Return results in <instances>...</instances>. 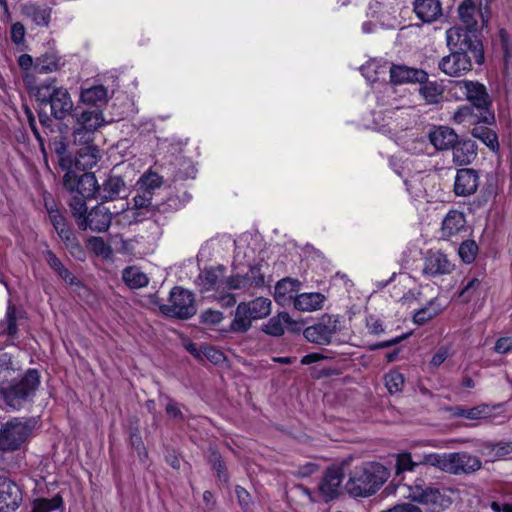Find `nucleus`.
<instances>
[{
    "label": "nucleus",
    "mask_w": 512,
    "mask_h": 512,
    "mask_svg": "<svg viewBox=\"0 0 512 512\" xmlns=\"http://www.w3.org/2000/svg\"><path fill=\"white\" fill-rule=\"evenodd\" d=\"M112 221V213L102 203L93 207L82 221H79V229H90L95 232H105L109 229Z\"/></svg>",
    "instance_id": "19"
},
{
    "label": "nucleus",
    "mask_w": 512,
    "mask_h": 512,
    "mask_svg": "<svg viewBox=\"0 0 512 512\" xmlns=\"http://www.w3.org/2000/svg\"><path fill=\"white\" fill-rule=\"evenodd\" d=\"M453 163L457 166H467L472 164L478 156V145L470 139L459 137L452 147Z\"/></svg>",
    "instance_id": "23"
},
{
    "label": "nucleus",
    "mask_w": 512,
    "mask_h": 512,
    "mask_svg": "<svg viewBox=\"0 0 512 512\" xmlns=\"http://www.w3.org/2000/svg\"><path fill=\"white\" fill-rule=\"evenodd\" d=\"M138 184V190L149 191L153 194V191L162 185V177L155 172H149L140 178Z\"/></svg>",
    "instance_id": "52"
},
{
    "label": "nucleus",
    "mask_w": 512,
    "mask_h": 512,
    "mask_svg": "<svg viewBox=\"0 0 512 512\" xmlns=\"http://www.w3.org/2000/svg\"><path fill=\"white\" fill-rule=\"evenodd\" d=\"M414 12L423 22L431 23L442 15L441 3L439 0H415Z\"/></svg>",
    "instance_id": "28"
},
{
    "label": "nucleus",
    "mask_w": 512,
    "mask_h": 512,
    "mask_svg": "<svg viewBox=\"0 0 512 512\" xmlns=\"http://www.w3.org/2000/svg\"><path fill=\"white\" fill-rule=\"evenodd\" d=\"M482 466L481 460L467 452H452L448 455L447 473L454 475L471 474Z\"/></svg>",
    "instance_id": "18"
},
{
    "label": "nucleus",
    "mask_w": 512,
    "mask_h": 512,
    "mask_svg": "<svg viewBox=\"0 0 512 512\" xmlns=\"http://www.w3.org/2000/svg\"><path fill=\"white\" fill-rule=\"evenodd\" d=\"M479 252L477 243L472 239L464 240L458 248V255L465 264L475 261Z\"/></svg>",
    "instance_id": "47"
},
{
    "label": "nucleus",
    "mask_w": 512,
    "mask_h": 512,
    "mask_svg": "<svg viewBox=\"0 0 512 512\" xmlns=\"http://www.w3.org/2000/svg\"><path fill=\"white\" fill-rule=\"evenodd\" d=\"M62 241L73 258L81 262H84L86 260L87 252L84 249V247L80 244L78 239L74 236V234H71L70 236L67 237V239H64Z\"/></svg>",
    "instance_id": "49"
},
{
    "label": "nucleus",
    "mask_w": 512,
    "mask_h": 512,
    "mask_svg": "<svg viewBox=\"0 0 512 512\" xmlns=\"http://www.w3.org/2000/svg\"><path fill=\"white\" fill-rule=\"evenodd\" d=\"M22 12L39 26H47L50 22V9L46 7L28 3L23 6Z\"/></svg>",
    "instance_id": "40"
},
{
    "label": "nucleus",
    "mask_w": 512,
    "mask_h": 512,
    "mask_svg": "<svg viewBox=\"0 0 512 512\" xmlns=\"http://www.w3.org/2000/svg\"><path fill=\"white\" fill-rule=\"evenodd\" d=\"M408 498L412 502L429 506L433 511L447 507L451 502L441 491L429 485L423 478L417 477L407 485Z\"/></svg>",
    "instance_id": "8"
},
{
    "label": "nucleus",
    "mask_w": 512,
    "mask_h": 512,
    "mask_svg": "<svg viewBox=\"0 0 512 512\" xmlns=\"http://www.w3.org/2000/svg\"><path fill=\"white\" fill-rule=\"evenodd\" d=\"M479 179V173L475 169H458L454 182V193L461 197L475 194L479 186Z\"/></svg>",
    "instance_id": "22"
},
{
    "label": "nucleus",
    "mask_w": 512,
    "mask_h": 512,
    "mask_svg": "<svg viewBox=\"0 0 512 512\" xmlns=\"http://www.w3.org/2000/svg\"><path fill=\"white\" fill-rule=\"evenodd\" d=\"M389 477L390 471L383 464L376 461L363 462L349 473L344 489L353 498L370 497Z\"/></svg>",
    "instance_id": "2"
},
{
    "label": "nucleus",
    "mask_w": 512,
    "mask_h": 512,
    "mask_svg": "<svg viewBox=\"0 0 512 512\" xmlns=\"http://www.w3.org/2000/svg\"><path fill=\"white\" fill-rule=\"evenodd\" d=\"M208 462L212 468L216 471L217 477L220 481L228 483L229 473L227 466L224 462L222 455L215 448H209Z\"/></svg>",
    "instance_id": "42"
},
{
    "label": "nucleus",
    "mask_w": 512,
    "mask_h": 512,
    "mask_svg": "<svg viewBox=\"0 0 512 512\" xmlns=\"http://www.w3.org/2000/svg\"><path fill=\"white\" fill-rule=\"evenodd\" d=\"M448 455H449V453H444V454H437V453L425 454L423 456V459L421 460V467L423 469L426 465H431V466H434L436 468H439L442 471L447 472Z\"/></svg>",
    "instance_id": "50"
},
{
    "label": "nucleus",
    "mask_w": 512,
    "mask_h": 512,
    "mask_svg": "<svg viewBox=\"0 0 512 512\" xmlns=\"http://www.w3.org/2000/svg\"><path fill=\"white\" fill-rule=\"evenodd\" d=\"M266 286L261 263L250 266L245 274H233L225 279V288L229 290L260 289Z\"/></svg>",
    "instance_id": "14"
},
{
    "label": "nucleus",
    "mask_w": 512,
    "mask_h": 512,
    "mask_svg": "<svg viewBox=\"0 0 512 512\" xmlns=\"http://www.w3.org/2000/svg\"><path fill=\"white\" fill-rule=\"evenodd\" d=\"M123 429L128 436L140 434V419L138 416H129L123 425Z\"/></svg>",
    "instance_id": "63"
},
{
    "label": "nucleus",
    "mask_w": 512,
    "mask_h": 512,
    "mask_svg": "<svg viewBox=\"0 0 512 512\" xmlns=\"http://www.w3.org/2000/svg\"><path fill=\"white\" fill-rule=\"evenodd\" d=\"M49 219L61 240L67 239L73 234L72 229L67 225L66 219L58 209H48Z\"/></svg>",
    "instance_id": "44"
},
{
    "label": "nucleus",
    "mask_w": 512,
    "mask_h": 512,
    "mask_svg": "<svg viewBox=\"0 0 512 512\" xmlns=\"http://www.w3.org/2000/svg\"><path fill=\"white\" fill-rule=\"evenodd\" d=\"M63 504L61 495L58 493L52 498H36L32 501L30 512H52L59 509Z\"/></svg>",
    "instance_id": "41"
},
{
    "label": "nucleus",
    "mask_w": 512,
    "mask_h": 512,
    "mask_svg": "<svg viewBox=\"0 0 512 512\" xmlns=\"http://www.w3.org/2000/svg\"><path fill=\"white\" fill-rule=\"evenodd\" d=\"M39 384V372L36 369H29L20 381L2 388L1 394L7 405L16 408L35 394Z\"/></svg>",
    "instance_id": "7"
},
{
    "label": "nucleus",
    "mask_w": 512,
    "mask_h": 512,
    "mask_svg": "<svg viewBox=\"0 0 512 512\" xmlns=\"http://www.w3.org/2000/svg\"><path fill=\"white\" fill-rule=\"evenodd\" d=\"M466 100L476 108L477 116L483 124H495V113L492 109V99L484 84L478 81L463 80Z\"/></svg>",
    "instance_id": "6"
},
{
    "label": "nucleus",
    "mask_w": 512,
    "mask_h": 512,
    "mask_svg": "<svg viewBox=\"0 0 512 512\" xmlns=\"http://www.w3.org/2000/svg\"><path fill=\"white\" fill-rule=\"evenodd\" d=\"M142 194H137L134 198L135 219L141 221L149 216H154L156 212L165 213L170 209L177 210L181 207V202L177 196L169 197L165 202L160 204L152 203V193L140 190Z\"/></svg>",
    "instance_id": "12"
},
{
    "label": "nucleus",
    "mask_w": 512,
    "mask_h": 512,
    "mask_svg": "<svg viewBox=\"0 0 512 512\" xmlns=\"http://www.w3.org/2000/svg\"><path fill=\"white\" fill-rule=\"evenodd\" d=\"M127 195L128 187L119 175L109 174L102 184H99L98 200L101 203L125 198Z\"/></svg>",
    "instance_id": "20"
},
{
    "label": "nucleus",
    "mask_w": 512,
    "mask_h": 512,
    "mask_svg": "<svg viewBox=\"0 0 512 512\" xmlns=\"http://www.w3.org/2000/svg\"><path fill=\"white\" fill-rule=\"evenodd\" d=\"M454 122L462 124L468 122L469 124H483L477 116L476 108L469 104L460 106L453 115Z\"/></svg>",
    "instance_id": "45"
},
{
    "label": "nucleus",
    "mask_w": 512,
    "mask_h": 512,
    "mask_svg": "<svg viewBox=\"0 0 512 512\" xmlns=\"http://www.w3.org/2000/svg\"><path fill=\"white\" fill-rule=\"evenodd\" d=\"M476 5L473 0H463L458 7V14L463 23L470 25L474 20Z\"/></svg>",
    "instance_id": "53"
},
{
    "label": "nucleus",
    "mask_w": 512,
    "mask_h": 512,
    "mask_svg": "<svg viewBox=\"0 0 512 512\" xmlns=\"http://www.w3.org/2000/svg\"><path fill=\"white\" fill-rule=\"evenodd\" d=\"M411 334H412V332H407V333H403L402 335L397 336V337H395L393 339L375 343V344L369 346V350L370 351H375V350H378V349H384V348H388V347L397 345L400 342H402L403 340H406L407 338H409L411 336Z\"/></svg>",
    "instance_id": "61"
},
{
    "label": "nucleus",
    "mask_w": 512,
    "mask_h": 512,
    "mask_svg": "<svg viewBox=\"0 0 512 512\" xmlns=\"http://www.w3.org/2000/svg\"><path fill=\"white\" fill-rule=\"evenodd\" d=\"M450 54L441 58L438 68L450 77H461L472 70V59L477 65L485 62L482 40L475 31L454 26L446 31Z\"/></svg>",
    "instance_id": "1"
},
{
    "label": "nucleus",
    "mask_w": 512,
    "mask_h": 512,
    "mask_svg": "<svg viewBox=\"0 0 512 512\" xmlns=\"http://www.w3.org/2000/svg\"><path fill=\"white\" fill-rule=\"evenodd\" d=\"M419 91L428 103H437L441 95V91L435 83L426 82L422 84Z\"/></svg>",
    "instance_id": "56"
},
{
    "label": "nucleus",
    "mask_w": 512,
    "mask_h": 512,
    "mask_svg": "<svg viewBox=\"0 0 512 512\" xmlns=\"http://www.w3.org/2000/svg\"><path fill=\"white\" fill-rule=\"evenodd\" d=\"M454 264L442 251H428L424 259L423 274L429 277H436L450 274Z\"/></svg>",
    "instance_id": "21"
},
{
    "label": "nucleus",
    "mask_w": 512,
    "mask_h": 512,
    "mask_svg": "<svg viewBox=\"0 0 512 512\" xmlns=\"http://www.w3.org/2000/svg\"><path fill=\"white\" fill-rule=\"evenodd\" d=\"M466 218L464 213L458 210H450L441 224V238L450 240L453 236L465 230Z\"/></svg>",
    "instance_id": "27"
},
{
    "label": "nucleus",
    "mask_w": 512,
    "mask_h": 512,
    "mask_svg": "<svg viewBox=\"0 0 512 512\" xmlns=\"http://www.w3.org/2000/svg\"><path fill=\"white\" fill-rule=\"evenodd\" d=\"M299 281L292 278H283L275 285L274 299L276 302H285L287 299H295Z\"/></svg>",
    "instance_id": "34"
},
{
    "label": "nucleus",
    "mask_w": 512,
    "mask_h": 512,
    "mask_svg": "<svg viewBox=\"0 0 512 512\" xmlns=\"http://www.w3.org/2000/svg\"><path fill=\"white\" fill-rule=\"evenodd\" d=\"M344 469L339 465L328 467L318 485V497L329 503L340 497L342 494V482L344 478Z\"/></svg>",
    "instance_id": "13"
},
{
    "label": "nucleus",
    "mask_w": 512,
    "mask_h": 512,
    "mask_svg": "<svg viewBox=\"0 0 512 512\" xmlns=\"http://www.w3.org/2000/svg\"><path fill=\"white\" fill-rule=\"evenodd\" d=\"M88 245L93 253L97 256L109 257L111 254V247L106 244L102 237L92 236L88 239Z\"/></svg>",
    "instance_id": "54"
},
{
    "label": "nucleus",
    "mask_w": 512,
    "mask_h": 512,
    "mask_svg": "<svg viewBox=\"0 0 512 512\" xmlns=\"http://www.w3.org/2000/svg\"><path fill=\"white\" fill-rule=\"evenodd\" d=\"M122 279L131 289L145 287L149 283L147 275L136 266H129L123 269Z\"/></svg>",
    "instance_id": "36"
},
{
    "label": "nucleus",
    "mask_w": 512,
    "mask_h": 512,
    "mask_svg": "<svg viewBox=\"0 0 512 512\" xmlns=\"http://www.w3.org/2000/svg\"><path fill=\"white\" fill-rule=\"evenodd\" d=\"M245 307V302H241L237 305L234 319L230 324V331L245 333L251 328L253 319L250 318V314L246 311Z\"/></svg>",
    "instance_id": "35"
},
{
    "label": "nucleus",
    "mask_w": 512,
    "mask_h": 512,
    "mask_svg": "<svg viewBox=\"0 0 512 512\" xmlns=\"http://www.w3.org/2000/svg\"><path fill=\"white\" fill-rule=\"evenodd\" d=\"M458 134L448 126H434L428 133V139L437 151L452 149Z\"/></svg>",
    "instance_id": "25"
},
{
    "label": "nucleus",
    "mask_w": 512,
    "mask_h": 512,
    "mask_svg": "<svg viewBox=\"0 0 512 512\" xmlns=\"http://www.w3.org/2000/svg\"><path fill=\"white\" fill-rule=\"evenodd\" d=\"M235 493L240 507L244 512H247L252 504V497L250 493L239 485L235 487Z\"/></svg>",
    "instance_id": "60"
},
{
    "label": "nucleus",
    "mask_w": 512,
    "mask_h": 512,
    "mask_svg": "<svg viewBox=\"0 0 512 512\" xmlns=\"http://www.w3.org/2000/svg\"><path fill=\"white\" fill-rule=\"evenodd\" d=\"M480 284L481 281L476 277L469 279L459 292V297L462 299V301L465 303L470 302L472 297L477 292Z\"/></svg>",
    "instance_id": "55"
},
{
    "label": "nucleus",
    "mask_w": 512,
    "mask_h": 512,
    "mask_svg": "<svg viewBox=\"0 0 512 512\" xmlns=\"http://www.w3.org/2000/svg\"><path fill=\"white\" fill-rule=\"evenodd\" d=\"M26 29L21 22H15L11 25V40L14 44L20 45L25 40Z\"/></svg>",
    "instance_id": "62"
},
{
    "label": "nucleus",
    "mask_w": 512,
    "mask_h": 512,
    "mask_svg": "<svg viewBox=\"0 0 512 512\" xmlns=\"http://www.w3.org/2000/svg\"><path fill=\"white\" fill-rule=\"evenodd\" d=\"M130 446L137 452L140 461L144 462L148 458V451L142 440L141 433L128 436Z\"/></svg>",
    "instance_id": "57"
},
{
    "label": "nucleus",
    "mask_w": 512,
    "mask_h": 512,
    "mask_svg": "<svg viewBox=\"0 0 512 512\" xmlns=\"http://www.w3.org/2000/svg\"><path fill=\"white\" fill-rule=\"evenodd\" d=\"M324 296L321 293H304L294 299V307L299 311H312L321 308Z\"/></svg>",
    "instance_id": "37"
},
{
    "label": "nucleus",
    "mask_w": 512,
    "mask_h": 512,
    "mask_svg": "<svg viewBox=\"0 0 512 512\" xmlns=\"http://www.w3.org/2000/svg\"><path fill=\"white\" fill-rule=\"evenodd\" d=\"M290 321V315L287 312H280L263 324L261 330L272 337H280L284 334V324Z\"/></svg>",
    "instance_id": "39"
},
{
    "label": "nucleus",
    "mask_w": 512,
    "mask_h": 512,
    "mask_svg": "<svg viewBox=\"0 0 512 512\" xmlns=\"http://www.w3.org/2000/svg\"><path fill=\"white\" fill-rule=\"evenodd\" d=\"M204 358L208 359L214 364H219L224 361L225 356L220 350L210 345H203L202 360Z\"/></svg>",
    "instance_id": "59"
},
{
    "label": "nucleus",
    "mask_w": 512,
    "mask_h": 512,
    "mask_svg": "<svg viewBox=\"0 0 512 512\" xmlns=\"http://www.w3.org/2000/svg\"><path fill=\"white\" fill-rule=\"evenodd\" d=\"M24 312L9 304L5 318L0 322V336H7V342L13 344L18 338V320L22 319Z\"/></svg>",
    "instance_id": "26"
},
{
    "label": "nucleus",
    "mask_w": 512,
    "mask_h": 512,
    "mask_svg": "<svg viewBox=\"0 0 512 512\" xmlns=\"http://www.w3.org/2000/svg\"><path fill=\"white\" fill-rule=\"evenodd\" d=\"M21 503L20 487L5 475L0 474V512L15 511Z\"/></svg>",
    "instance_id": "16"
},
{
    "label": "nucleus",
    "mask_w": 512,
    "mask_h": 512,
    "mask_svg": "<svg viewBox=\"0 0 512 512\" xmlns=\"http://www.w3.org/2000/svg\"><path fill=\"white\" fill-rule=\"evenodd\" d=\"M71 118L76 124L73 130L75 142L89 143L93 133L104 124L103 113L100 109H84L76 106Z\"/></svg>",
    "instance_id": "9"
},
{
    "label": "nucleus",
    "mask_w": 512,
    "mask_h": 512,
    "mask_svg": "<svg viewBox=\"0 0 512 512\" xmlns=\"http://www.w3.org/2000/svg\"><path fill=\"white\" fill-rule=\"evenodd\" d=\"M43 256L50 269L68 285L73 287L74 292H76L78 296L83 297L90 293L89 288L63 265L62 261L52 250L44 251Z\"/></svg>",
    "instance_id": "15"
},
{
    "label": "nucleus",
    "mask_w": 512,
    "mask_h": 512,
    "mask_svg": "<svg viewBox=\"0 0 512 512\" xmlns=\"http://www.w3.org/2000/svg\"><path fill=\"white\" fill-rule=\"evenodd\" d=\"M223 319V313L218 310L207 309L200 315V323L215 326L219 324Z\"/></svg>",
    "instance_id": "58"
},
{
    "label": "nucleus",
    "mask_w": 512,
    "mask_h": 512,
    "mask_svg": "<svg viewBox=\"0 0 512 512\" xmlns=\"http://www.w3.org/2000/svg\"><path fill=\"white\" fill-rule=\"evenodd\" d=\"M224 270L225 268L222 265L202 270L195 280V284L199 288V291L205 293L219 288L220 281L218 272H223Z\"/></svg>",
    "instance_id": "29"
},
{
    "label": "nucleus",
    "mask_w": 512,
    "mask_h": 512,
    "mask_svg": "<svg viewBox=\"0 0 512 512\" xmlns=\"http://www.w3.org/2000/svg\"><path fill=\"white\" fill-rule=\"evenodd\" d=\"M35 427L34 419L14 418L0 429V451L14 452L20 450L28 441Z\"/></svg>",
    "instance_id": "4"
},
{
    "label": "nucleus",
    "mask_w": 512,
    "mask_h": 512,
    "mask_svg": "<svg viewBox=\"0 0 512 512\" xmlns=\"http://www.w3.org/2000/svg\"><path fill=\"white\" fill-rule=\"evenodd\" d=\"M404 384V375L396 370L385 375V386L391 395L402 392Z\"/></svg>",
    "instance_id": "48"
},
{
    "label": "nucleus",
    "mask_w": 512,
    "mask_h": 512,
    "mask_svg": "<svg viewBox=\"0 0 512 512\" xmlns=\"http://www.w3.org/2000/svg\"><path fill=\"white\" fill-rule=\"evenodd\" d=\"M417 469L422 470L421 461L420 462L413 461L411 453L403 452V453L397 454L396 464H395L396 476H400L401 474H403L404 472H407V471L413 472V471H416ZM419 473L421 474L422 471H419Z\"/></svg>",
    "instance_id": "43"
},
{
    "label": "nucleus",
    "mask_w": 512,
    "mask_h": 512,
    "mask_svg": "<svg viewBox=\"0 0 512 512\" xmlns=\"http://www.w3.org/2000/svg\"><path fill=\"white\" fill-rule=\"evenodd\" d=\"M161 313L167 317L187 320L193 317L196 312L194 294L180 286H175L169 293L167 305H159Z\"/></svg>",
    "instance_id": "5"
},
{
    "label": "nucleus",
    "mask_w": 512,
    "mask_h": 512,
    "mask_svg": "<svg viewBox=\"0 0 512 512\" xmlns=\"http://www.w3.org/2000/svg\"><path fill=\"white\" fill-rule=\"evenodd\" d=\"M390 83L402 85L407 83L424 84L428 82V73L419 68L409 67L404 64H392L389 69Z\"/></svg>",
    "instance_id": "17"
},
{
    "label": "nucleus",
    "mask_w": 512,
    "mask_h": 512,
    "mask_svg": "<svg viewBox=\"0 0 512 512\" xmlns=\"http://www.w3.org/2000/svg\"><path fill=\"white\" fill-rule=\"evenodd\" d=\"M488 124H475L470 130L471 135L485 144L492 152L500 149L498 134L487 126Z\"/></svg>",
    "instance_id": "30"
},
{
    "label": "nucleus",
    "mask_w": 512,
    "mask_h": 512,
    "mask_svg": "<svg viewBox=\"0 0 512 512\" xmlns=\"http://www.w3.org/2000/svg\"><path fill=\"white\" fill-rule=\"evenodd\" d=\"M80 99L86 105L98 107L107 102L108 90L103 85H96L82 89Z\"/></svg>",
    "instance_id": "33"
},
{
    "label": "nucleus",
    "mask_w": 512,
    "mask_h": 512,
    "mask_svg": "<svg viewBox=\"0 0 512 512\" xmlns=\"http://www.w3.org/2000/svg\"><path fill=\"white\" fill-rule=\"evenodd\" d=\"M50 144L58 157V165L63 171L72 168V155L68 153V143L64 136H57L50 140Z\"/></svg>",
    "instance_id": "32"
},
{
    "label": "nucleus",
    "mask_w": 512,
    "mask_h": 512,
    "mask_svg": "<svg viewBox=\"0 0 512 512\" xmlns=\"http://www.w3.org/2000/svg\"><path fill=\"white\" fill-rule=\"evenodd\" d=\"M382 512H422V510L412 503H401Z\"/></svg>",
    "instance_id": "64"
},
{
    "label": "nucleus",
    "mask_w": 512,
    "mask_h": 512,
    "mask_svg": "<svg viewBox=\"0 0 512 512\" xmlns=\"http://www.w3.org/2000/svg\"><path fill=\"white\" fill-rule=\"evenodd\" d=\"M61 65L58 54L55 51H49L36 58L34 70L40 74H47L59 70Z\"/></svg>",
    "instance_id": "31"
},
{
    "label": "nucleus",
    "mask_w": 512,
    "mask_h": 512,
    "mask_svg": "<svg viewBox=\"0 0 512 512\" xmlns=\"http://www.w3.org/2000/svg\"><path fill=\"white\" fill-rule=\"evenodd\" d=\"M86 200L84 197L80 195H75L70 201V208L72 211V215L76 220L77 225L79 226V221L85 219L88 214Z\"/></svg>",
    "instance_id": "51"
},
{
    "label": "nucleus",
    "mask_w": 512,
    "mask_h": 512,
    "mask_svg": "<svg viewBox=\"0 0 512 512\" xmlns=\"http://www.w3.org/2000/svg\"><path fill=\"white\" fill-rule=\"evenodd\" d=\"M80 147L74 156H72V170L87 172L92 169L100 159V150L97 146L85 143Z\"/></svg>",
    "instance_id": "24"
},
{
    "label": "nucleus",
    "mask_w": 512,
    "mask_h": 512,
    "mask_svg": "<svg viewBox=\"0 0 512 512\" xmlns=\"http://www.w3.org/2000/svg\"><path fill=\"white\" fill-rule=\"evenodd\" d=\"M339 318L336 315L324 314L316 323L303 329L305 339L317 345H329L339 330Z\"/></svg>",
    "instance_id": "11"
},
{
    "label": "nucleus",
    "mask_w": 512,
    "mask_h": 512,
    "mask_svg": "<svg viewBox=\"0 0 512 512\" xmlns=\"http://www.w3.org/2000/svg\"><path fill=\"white\" fill-rule=\"evenodd\" d=\"M36 101L41 107L49 106L51 116L57 120L72 116L75 111L70 93L66 88L58 86L55 78H49L42 82V87L36 94Z\"/></svg>",
    "instance_id": "3"
},
{
    "label": "nucleus",
    "mask_w": 512,
    "mask_h": 512,
    "mask_svg": "<svg viewBox=\"0 0 512 512\" xmlns=\"http://www.w3.org/2000/svg\"><path fill=\"white\" fill-rule=\"evenodd\" d=\"M63 186L70 193H77L84 199L98 200L99 183L92 172L78 175L72 168L68 169L63 176Z\"/></svg>",
    "instance_id": "10"
},
{
    "label": "nucleus",
    "mask_w": 512,
    "mask_h": 512,
    "mask_svg": "<svg viewBox=\"0 0 512 512\" xmlns=\"http://www.w3.org/2000/svg\"><path fill=\"white\" fill-rule=\"evenodd\" d=\"M245 309L253 320L262 319L270 314L271 300L257 297L250 302H245Z\"/></svg>",
    "instance_id": "38"
},
{
    "label": "nucleus",
    "mask_w": 512,
    "mask_h": 512,
    "mask_svg": "<svg viewBox=\"0 0 512 512\" xmlns=\"http://www.w3.org/2000/svg\"><path fill=\"white\" fill-rule=\"evenodd\" d=\"M453 410L454 416L472 420L486 418L490 414L489 406L486 404H482L468 409L463 408L461 406H456Z\"/></svg>",
    "instance_id": "46"
}]
</instances>
